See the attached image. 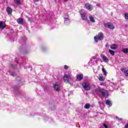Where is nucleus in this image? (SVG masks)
Here are the masks:
<instances>
[{
    "label": "nucleus",
    "mask_w": 128,
    "mask_h": 128,
    "mask_svg": "<svg viewBox=\"0 0 128 128\" xmlns=\"http://www.w3.org/2000/svg\"><path fill=\"white\" fill-rule=\"evenodd\" d=\"M94 91L96 92H100L102 96L104 98H108V92L104 88L98 87V88L95 89Z\"/></svg>",
    "instance_id": "nucleus-1"
},
{
    "label": "nucleus",
    "mask_w": 128,
    "mask_h": 128,
    "mask_svg": "<svg viewBox=\"0 0 128 128\" xmlns=\"http://www.w3.org/2000/svg\"><path fill=\"white\" fill-rule=\"evenodd\" d=\"M63 80L64 82H66V84H70V82H74V77L70 74H64L63 78Z\"/></svg>",
    "instance_id": "nucleus-2"
},
{
    "label": "nucleus",
    "mask_w": 128,
    "mask_h": 128,
    "mask_svg": "<svg viewBox=\"0 0 128 128\" xmlns=\"http://www.w3.org/2000/svg\"><path fill=\"white\" fill-rule=\"evenodd\" d=\"M104 40V34H102V32H100L98 36L94 37L95 42H98L99 40Z\"/></svg>",
    "instance_id": "nucleus-3"
},
{
    "label": "nucleus",
    "mask_w": 128,
    "mask_h": 128,
    "mask_svg": "<svg viewBox=\"0 0 128 128\" xmlns=\"http://www.w3.org/2000/svg\"><path fill=\"white\" fill-rule=\"evenodd\" d=\"M82 86L83 88L86 92H88V90H90L92 87H90V84L88 82H84L82 84Z\"/></svg>",
    "instance_id": "nucleus-4"
},
{
    "label": "nucleus",
    "mask_w": 128,
    "mask_h": 128,
    "mask_svg": "<svg viewBox=\"0 0 128 128\" xmlns=\"http://www.w3.org/2000/svg\"><path fill=\"white\" fill-rule=\"evenodd\" d=\"M53 88L55 92H59L60 90V85L58 82H56V83L54 84Z\"/></svg>",
    "instance_id": "nucleus-5"
},
{
    "label": "nucleus",
    "mask_w": 128,
    "mask_h": 128,
    "mask_svg": "<svg viewBox=\"0 0 128 128\" xmlns=\"http://www.w3.org/2000/svg\"><path fill=\"white\" fill-rule=\"evenodd\" d=\"M100 60V59L98 58H93L90 59V62H91L93 66H94L96 64H98V62Z\"/></svg>",
    "instance_id": "nucleus-6"
},
{
    "label": "nucleus",
    "mask_w": 128,
    "mask_h": 128,
    "mask_svg": "<svg viewBox=\"0 0 128 128\" xmlns=\"http://www.w3.org/2000/svg\"><path fill=\"white\" fill-rule=\"evenodd\" d=\"M104 26L105 28H110V30H114V24L110 23L104 24Z\"/></svg>",
    "instance_id": "nucleus-7"
},
{
    "label": "nucleus",
    "mask_w": 128,
    "mask_h": 128,
    "mask_svg": "<svg viewBox=\"0 0 128 128\" xmlns=\"http://www.w3.org/2000/svg\"><path fill=\"white\" fill-rule=\"evenodd\" d=\"M80 12L81 14L82 20H86L87 18L86 16V12L84 11V10H80Z\"/></svg>",
    "instance_id": "nucleus-8"
},
{
    "label": "nucleus",
    "mask_w": 128,
    "mask_h": 128,
    "mask_svg": "<svg viewBox=\"0 0 128 128\" xmlns=\"http://www.w3.org/2000/svg\"><path fill=\"white\" fill-rule=\"evenodd\" d=\"M100 58L103 60V62H108V58L104 54H101Z\"/></svg>",
    "instance_id": "nucleus-9"
},
{
    "label": "nucleus",
    "mask_w": 128,
    "mask_h": 128,
    "mask_svg": "<svg viewBox=\"0 0 128 128\" xmlns=\"http://www.w3.org/2000/svg\"><path fill=\"white\" fill-rule=\"evenodd\" d=\"M84 78V75L82 74H79L76 76V80L80 81Z\"/></svg>",
    "instance_id": "nucleus-10"
},
{
    "label": "nucleus",
    "mask_w": 128,
    "mask_h": 128,
    "mask_svg": "<svg viewBox=\"0 0 128 128\" xmlns=\"http://www.w3.org/2000/svg\"><path fill=\"white\" fill-rule=\"evenodd\" d=\"M85 6L88 10H92V6H90V4H86Z\"/></svg>",
    "instance_id": "nucleus-11"
},
{
    "label": "nucleus",
    "mask_w": 128,
    "mask_h": 128,
    "mask_svg": "<svg viewBox=\"0 0 128 128\" xmlns=\"http://www.w3.org/2000/svg\"><path fill=\"white\" fill-rule=\"evenodd\" d=\"M6 12L9 16H12V10L10 8L8 7L6 8Z\"/></svg>",
    "instance_id": "nucleus-12"
},
{
    "label": "nucleus",
    "mask_w": 128,
    "mask_h": 128,
    "mask_svg": "<svg viewBox=\"0 0 128 128\" xmlns=\"http://www.w3.org/2000/svg\"><path fill=\"white\" fill-rule=\"evenodd\" d=\"M17 22L19 24H24V20L22 18H19L17 20Z\"/></svg>",
    "instance_id": "nucleus-13"
},
{
    "label": "nucleus",
    "mask_w": 128,
    "mask_h": 128,
    "mask_svg": "<svg viewBox=\"0 0 128 128\" xmlns=\"http://www.w3.org/2000/svg\"><path fill=\"white\" fill-rule=\"evenodd\" d=\"M89 19L90 22H96V20H94V18L92 16H90Z\"/></svg>",
    "instance_id": "nucleus-14"
},
{
    "label": "nucleus",
    "mask_w": 128,
    "mask_h": 128,
    "mask_svg": "<svg viewBox=\"0 0 128 128\" xmlns=\"http://www.w3.org/2000/svg\"><path fill=\"white\" fill-rule=\"evenodd\" d=\"M6 28V26L4 25V22H0V30H4Z\"/></svg>",
    "instance_id": "nucleus-15"
},
{
    "label": "nucleus",
    "mask_w": 128,
    "mask_h": 128,
    "mask_svg": "<svg viewBox=\"0 0 128 128\" xmlns=\"http://www.w3.org/2000/svg\"><path fill=\"white\" fill-rule=\"evenodd\" d=\"M106 104H107V106H112V101L110 100H106Z\"/></svg>",
    "instance_id": "nucleus-16"
},
{
    "label": "nucleus",
    "mask_w": 128,
    "mask_h": 128,
    "mask_svg": "<svg viewBox=\"0 0 128 128\" xmlns=\"http://www.w3.org/2000/svg\"><path fill=\"white\" fill-rule=\"evenodd\" d=\"M64 22L66 26H68V24H70V19H68V18H64Z\"/></svg>",
    "instance_id": "nucleus-17"
},
{
    "label": "nucleus",
    "mask_w": 128,
    "mask_h": 128,
    "mask_svg": "<svg viewBox=\"0 0 128 128\" xmlns=\"http://www.w3.org/2000/svg\"><path fill=\"white\" fill-rule=\"evenodd\" d=\"M110 48L112 50H116V48H118V45L114 44H112L110 46Z\"/></svg>",
    "instance_id": "nucleus-18"
},
{
    "label": "nucleus",
    "mask_w": 128,
    "mask_h": 128,
    "mask_svg": "<svg viewBox=\"0 0 128 128\" xmlns=\"http://www.w3.org/2000/svg\"><path fill=\"white\" fill-rule=\"evenodd\" d=\"M102 72L104 73V76H106L108 74V72H106V69L104 68H102Z\"/></svg>",
    "instance_id": "nucleus-19"
},
{
    "label": "nucleus",
    "mask_w": 128,
    "mask_h": 128,
    "mask_svg": "<svg viewBox=\"0 0 128 128\" xmlns=\"http://www.w3.org/2000/svg\"><path fill=\"white\" fill-rule=\"evenodd\" d=\"M99 80H101L102 82H104V78L103 76H100L98 77Z\"/></svg>",
    "instance_id": "nucleus-20"
},
{
    "label": "nucleus",
    "mask_w": 128,
    "mask_h": 128,
    "mask_svg": "<svg viewBox=\"0 0 128 128\" xmlns=\"http://www.w3.org/2000/svg\"><path fill=\"white\" fill-rule=\"evenodd\" d=\"M16 4H20V0H14Z\"/></svg>",
    "instance_id": "nucleus-21"
},
{
    "label": "nucleus",
    "mask_w": 128,
    "mask_h": 128,
    "mask_svg": "<svg viewBox=\"0 0 128 128\" xmlns=\"http://www.w3.org/2000/svg\"><path fill=\"white\" fill-rule=\"evenodd\" d=\"M109 52L111 56H114V50H109Z\"/></svg>",
    "instance_id": "nucleus-22"
},
{
    "label": "nucleus",
    "mask_w": 128,
    "mask_h": 128,
    "mask_svg": "<svg viewBox=\"0 0 128 128\" xmlns=\"http://www.w3.org/2000/svg\"><path fill=\"white\" fill-rule=\"evenodd\" d=\"M122 52H124V54H128V48H124V49L122 50Z\"/></svg>",
    "instance_id": "nucleus-23"
},
{
    "label": "nucleus",
    "mask_w": 128,
    "mask_h": 128,
    "mask_svg": "<svg viewBox=\"0 0 128 128\" xmlns=\"http://www.w3.org/2000/svg\"><path fill=\"white\" fill-rule=\"evenodd\" d=\"M90 104H85V106H84V108H86V109L88 110V109L90 108Z\"/></svg>",
    "instance_id": "nucleus-24"
},
{
    "label": "nucleus",
    "mask_w": 128,
    "mask_h": 128,
    "mask_svg": "<svg viewBox=\"0 0 128 128\" xmlns=\"http://www.w3.org/2000/svg\"><path fill=\"white\" fill-rule=\"evenodd\" d=\"M10 72V76H16V73L14 72Z\"/></svg>",
    "instance_id": "nucleus-25"
},
{
    "label": "nucleus",
    "mask_w": 128,
    "mask_h": 128,
    "mask_svg": "<svg viewBox=\"0 0 128 128\" xmlns=\"http://www.w3.org/2000/svg\"><path fill=\"white\" fill-rule=\"evenodd\" d=\"M121 70L124 73H125V72H126V68H121Z\"/></svg>",
    "instance_id": "nucleus-26"
},
{
    "label": "nucleus",
    "mask_w": 128,
    "mask_h": 128,
    "mask_svg": "<svg viewBox=\"0 0 128 128\" xmlns=\"http://www.w3.org/2000/svg\"><path fill=\"white\" fill-rule=\"evenodd\" d=\"M124 16H125V18H126V20H128V14H126H126H124Z\"/></svg>",
    "instance_id": "nucleus-27"
},
{
    "label": "nucleus",
    "mask_w": 128,
    "mask_h": 128,
    "mask_svg": "<svg viewBox=\"0 0 128 128\" xmlns=\"http://www.w3.org/2000/svg\"><path fill=\"white\" fill-rule=\"evenodd\" d=\"M124 74L126 76L128 77V70H126V72H125Z\"/></svg>",
    "instance_id": "nucleus-28"
},
{
    "label": "nucleus",
    "mask_w": 128,
    "mask_h": 128,
    "mask_svg": "<svg viewBox=\"0 0 128 128\" xmlns=\"http://www.w3.org/2000/svg\"><path fill=\"white\" fill-rule=\"evenodd\" d=\"M116 120H122V118H119L118 116H116Z\"/></svg>",
    "instance_id": "nucleus-29"
},
{
    "label": "nucleus",
    "mask_w": 128,
    "mask_h": 128,
    "mask_svg": "<svg viewBox=\"0 0 128 128\" xmlns=\"http://www.w3.org/2000/svg\"><path fill=\"white\" fill-rule=\"evenodd\" d=\"M64 68L65 70H68V66L66 65H65Z\"/></svg>",
    "instance_id": "nucleus-30"
},
{
    "label": "nucleus",
    "mask_w": 128,
    "mask_h": 128,
    "mask_svg": "<svg viewBox=\"0 0 128 128\" xmlns=\"http://www.w3.org/2000/svg\"><path fill=\"white\" fill-rule=\"evenodd\" d=\"M110 86H114V82H110Z\"/></svg>",
    "instance_id": "nucleus-31"
},
{
    "label": "nucleus",
    "mask_w": 128,
    "mask_h": 128,
    "mask_svg": "<svg viewBox=\"0 0 128 128\" xmlns=\"http://www.w3.org/2000/svg\"><path fill=\"white\" fill-rule=\"evenodd\" d=\"M48 86H46L44 88L45 92H46V90H48Z\"/></svg>",
    "instance_id": "nucleus-32"
},
{
    "label": "nucleus",
    "mask_w": 128,
    "mask_h": 128,
    "mask_svg": "<svg viewBox=\"0 0 128 128\" xmlns=\"http://www.w3.org/2000/svg\"><path fill=\"white\" fill-rule=\"evenodd\" d=\"M96 6H100V4H96Z\"/></svg>",
    "instance_id": "nucleus-33"
},
{
    "label": "nucleus",
    "mask_w": 128,
    "mask_h": 128,
    "mask_svg": "<svg viewBox=\"0 0 128 128\" xmlns=\"http://www.w3.org/2000/svg\"><path fill=\"white\" fill-rule=\"evenodd\" d=\"M44 48H42V50H43V51H44Z\"/></svg>",
    "instance_id": "nucleus-34"
},
{
    "label": "nucleus",
    "mask_w": 128,
    "mask_h": 128,
    "mask_svg": "<svg viewBox=\"0 0 128 128\" xmlns=\"http://www.w3.org/2000/svg\"><path fill=\"white\" fill-rule=\"evenodd\" d=\"M104 85V82H102L100 84V86H103Z\"/></svg>",
    "instance_id": "nucleus-35"
},
{
    "label": "nucleus",
    "mask_w": 128,
    "mask_h": 128,
    "mask_svg": "<svg viewBox=\"0 0 128 128\" xmlns=\"http://www.w3.org/2000/svg\"><path fill=\"white\" fill-rule=\"evenodd\" d=\"M68 0H64V2H68Z\"/></svg>",
    "instance_id": "nucleus-36"
},
{
    "label": "nucleus",
    "mask_w": 128,
    "mask_h": 128,
    "mask_svg": "<svg viewBox=\"0 0 128 128\" xmlns=\"http://www.w3.org/2000/svg\"><path fill=\"white\" fill-rule=\"evenodd\" d=\"M106 47H108V44H106Z\"/></svg>",
    "instance_id": "nucleus-37"
},
{
    "label": "nucleus",
    "mask_w": 128,
    "mask_h": 128,
    "mask_svg": "<svg viewBox=\"0 0 128 128\" xmlns=\"http://www.w3.org/2000/svg\"><path fill=\"white\" fill-rule=\"evenodd\" d=\"M102 104H104V102H102Z\"/></svg>",
    "instance_id": "nucleus-38"
},
{
    "label": "nucleus",
    "mask_w": 128,
    "mask_h": 128,
    "mask_svg": "<svg viewBox=\"0 0 128 128\" xmlns=\"http://www.w3.org/2000/svg\"><path fill=\"white\" fill-rule=\"evenodd\" d=\"M12 66H14V64H12Z\"/></svg>",
    "instance_id": "nucleus-39"
},
{
    "label": "nucleus",
    "mask_w": 128,
    "mask_h": 128,
    "mask_svg": "<svg viewBox=\"0 0 128 128\" xmlns=\"http://www.w3.org/2000/svg\"><path fill=\"white\" fill-rule=\"evenodd\" d=\"M99 104H100V102H99Z\"/></svg>",
    "instance_id": "nucleus-40"
},
{
    "label": "nucleus",
    "mask_w": 128,
    "mask_h": 128,
    "mask_svg": "<svg viewBox=\"0 0 128 128\" xmlns=\"http://www.w3.org/2000/svg\"><path fill=\"white\" fill-rule=\"evenodd\" d=\"M46 118H44V120H46Z\"/></svg>",
    "instance_id": "nucleus-41"
}]
</instances>
